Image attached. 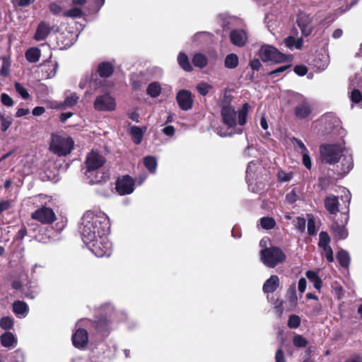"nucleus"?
<instances>
[{
  "instance_id": "4",
  "label": "nucleus",
  "mask_w": 362,
  "mask_h": 362,
  "mask_svg": "<svg viewBox=\"0 0 362 362\" xmlns=\"http://www.w3.org/2000/svg\"><path fill=\"white\" fill-rule=\"evenodd\" d=\"M344 143L323 144L320 146V153L322 162L333 165L344 156Z\"/></svg>"
},
{
  "instance_id": "10",
  "label": "nucleus",
  "mask_w": 362,
  "mask_h": 362,
  "mask_svg": "<svg viewBox=\"0 0 362 362\" xmlns=\"http://www.w3.org/2000/svg\"><path fill=\"white\" fill-rule=\"evenodd\" d=\"M89 182L92 185H103V189H97L96 192L98 194L103 197H108L111 192L112 186L107 184L109 180V174L105 171H100L99 170L93 173V178L86 177Z\"/></svg>"
},
{
  "instance_id": "20",
  "label": "nucleus",
  "mask_w": 362,
  "mask_h": 362,
  "mask_svg": "<svg viewBox=\"0 0 362 362\" xmlns=\"http://www.w3.org/2000/svg\"><path fill=\"white\" fill-rule=\"evenodd\" d=\"M66 0H56L49 4V8L51 13L57 16H68Z\"/></svg>"
},
{
  "instance_id": "29",
  "label": "nucleus",
  "mask_w": 362,
  "mask_h": 362,
  "mask_svg": "<svg viewBox=\"0 0 362 362\" xmlns=\"http://www.w3.org/2000/svg\"><path fill=\"white\" fill-rule=\"evenodd\" d=\"M74 8H69V17H81L83 13L81 7L86 3L87 0H71Z\"/></svg>"
},
{
  "instance_id": "3",
  "label": "nucleus",
  "mask_w": 362,
  "mask_h": 362,
  "mask_svg": "<svg viewBox=\"0 0 362 362\" xmlns=\"http://www.w3.org/2000/svg\"><path fill=\"white\" fill-rule=\"evenodd\" d=\"M250 107V105L245 103L242 108L237 112L234 107L223 106L221 111L223 124L228 129L235 127L237 124L243 126L247 122V116Z\"/></svg>"
},
{
  "instance_id": "46",
  "label": "nucleus",
  "mask_w": 362,
  "mask_h": 362,
  "mask_svg": "<svg viewBox=\"0 0 362 362\" xmlns=\"http://www.w3.org/2000/svg\"><path fill=\"white\" fill-rule=\"evenodd\" d=\"M42 71L47 73V78H52L56 74V66L54 64L48 62L42 66Z\"/></svg>"
},
{
  "instance_id": "15",
  "label": "nucleus",
  "mask_w": 362,
  "mask_h": 362,
  "mask_svg": "<svg viewBox=\"0 0 362 362\" xmlns=\"http://www.w3.org/2000/svg\"><path fill=\"white\" fill-rule=\"evenodd\" d=\"M90 327H93L95 332L100 336L107 337L111 332V320L108 319L106 315H101L93 322H92Z\"/></svg>"
},
{
  "instance_id": "24",
  "label": "nucleus",
  "mask_w": 362,
  "mask_h": 362,
  "mask_svg": "<svg viewBox=\"0 0 362 362\" xmlns=\"http://www.w3.org/2000/svg\"><path fill=\"white\" fill-rule=\"evenodd\" d=\"M13 311L19 318H24L29 313V308L25 302L16 300L13 303Z\"/></svg>"
},
{
  "instance_id": "40",
  "label": "nucleus",
  "mask_w": 362,
  "mask_h": 362,
  "mask_svg": "<svg viewBox=\"0 0 362 362\" xmlns=\"http://www.w3.org/2000/svg\"><path fill=\"white\" fill-rule=\"evenodd\" d=\"M144 164L150 173H153L156 172L157 168V161L153 156H146L144 158Z\"/></svg>"
},
{
  "instance_id": "57",
  "label": "nucleus",
  "mask_w": 362,
  "mask_h": 362,
  "mask_svg": "<svg viewBox=\"0 0 362 362\" xmlns=\"http://www.w3.org/2000/svg\"><path fill=\"white\" fill-rule=\"evenodd\" d=\"M331 184V179L327 177H322L319 178V186L322 190H326L329 188Z\"/></svg>"
},
{
  "instance_id": "34",
  "label": "nucleus",
  "mask_w": 362,
  "mask_h": 362,
  "mask_svg": "<svg viewBox=\"0 0 362 362\" xmlns=\"http://www.w3.org/2000/svg\"><path fill=\"white\" fill-rule=\"evenodd\" d=\"M337 259L342 267H348L350 263V256L347 251L340 249L337 254Z\"/></svg>"
},
{
  "instance_id": "55",
  "label": "nucleus",
  "mask_w": 362,
  "mask_h": 362,
  "mask_svg": "<svg viewBox=\"0 0 362 362\" xmlns=\"http://www.w3.org/2000/svg\"><path fill=\"white\" fill-rule=\"evenodd\" d=\"M290 67H291V64L280 66L278 68L275 69L274 70L270 71L269 75L272 78H275L276 76H277L280 74L284 72L286 69H289Z\"/></svg>"
},
{
  "instance_id": "42",
  "label": "nucleus",
  "mask_w": 362,
  "mask_h": 362,
  "mask_svg": "<svg viewBox=\"0 0 362 362\" xmlns=\"http://www.w3.org/2000/svg\"><path fill=\"white\" fill-rule=\"evenodd\" d=\"M192 63L195 66L203 68L207 64V58L203 54L197 53L193 57Z\"/></svg>"
},
{
  "instance_id": "51",
  "label": "nucleus",
  "mask_w": 362,
  "mask_h": 362,
  "mask_svg": "<svg viewBox=\"0 0 362 362\" xmlns=\"http://www.w3.org/2000/svg\"><path fill=\"white\" fill-rule=\"evenodd\" d=\"M300 324V319L298 315H292L289 317L288 326L291 329L298 328Z\"/></svg>"
},
{
  "instance_id": "33",
  "label": "nucleus",
  "mask_w": 362,
  "mask_h": 362,
  "mask_svg": "<svg viewBox=\"0 0 362 362\" xmlns=\"http://www.w3.org/2000/svg\"><path fill=\"white\" fill-rule=\"evenodd\" d=\"M129 133L132 141L136 144H139L141 142L144 132H143L141 128L136 126H133L130 128Z\"/></svg>"
},
{
  "instance_id": "62",
  "label": "nucleus",
  "mask_w": 362,
  "mask_h": 362,
  "mask_svg": "<svg viewBox=\"0 0 362 362\" xmlns=\"http://www.w3.org/2000/svg\"><path fill=\"white\" fill-rule=\"evenodd\" d=\"M294 72L298 76H303L308 72V68L305 65H296L294 67Z\"/></svg>"
},
{
  "instance_id": "5",
  "label": "nucleus",
  "mask_w": 362,
  "mask_h": 362,
  "mask_svg": "<svg viewBox=\"0 0 362 362\" xmlns=\"http://www.w3.org/2000/svg\"><path fill=\"white\" fill-rule=\"evenodd\" d=\"M286 259V255L283 250L275 246L262 249L260 251L261 262L269 268H274Z\"/></svg>"
},
{
  "instance_id": "17",
  "label": "nucleus",
  "mask_w": 362,
  "mask_h": 362,
  "mask_svg": "<svg viewBox=\"0 0 362 362\" xmlns=\"http://www.w3.org/2000/svg\"><path fill=\"white\" fill-rule=\"evenodd\" d=\"M229 37L231 43L238 47H244L248 41L247 33L241 28L232 29Z\"/></svg>"
},
{
  "instance_id": "53",
  "label": "nucleus",
  "mask_w": 362,
  "mask_h": 362,
  "mask_svg": "<svg viewBox=\"0 0 362 362\" xmlns=\"http://www.w3.org/2000/svg\"><path fill=\"white\" fill-rule=\"evenodd\" d=\"M0 122L3 132L6 131L12 124V119L8 117L0 116Z\"/></svg>"
},
{
  "instance_id": "26",
  "label": "nucleus",
  "mask_w": 362,
  "mask_h": 362,
  "mask_svg": "<svg viewBox=\"0 0 362 362\" xmlns=\"http://www.w3.org/2000/svg\"><path fill=\"white\" fill-rule=\"evenodd\" d=\"M279 286V278L277 275H272L264 284L262 289L265 293L274 292Z\"/></svg>"
},
{
  "instance_id": "35",
  "label": "nucleus",
  "mask_w": 362,
  "mask_h": 362,
  "mask_svg": "<svg viewBox=\"0 0 362 362\" xmlns=\"http://www.w3.org/2000/svg\"><path fill=\"white\" fill-rule=\"evenodd\" d=\"M239 59L237 54L231 53L228 54L224 61V65L227 69H233L238 66Z\"/></svg>"
},
{
  "instance_id": "52",
  "label": "nucleus",
  "mask_w": 362,
  "mask_h": 362,
  "mask_svg": "<svg viewBox=\"0 0 362 362\" xmlns=\"http://www.w3.org/2000/svg\"><path fill=\"white\" fill-rule=\"evenodd\" d=\"M323 250L322 255L325 257L329 262H334L333 251L330 245L325 246L321 247Z\"/></svg>"
},
{
  "instance_id": "19",
  "label": "nucleus",
  "mask_w": 362,
  "mask_h": 362,
  "mask_svg": "<svg viewBox=\"0 0 362 362\" xmlns=\"http://www.w3.org/2000/svg\"><path fill=\"white\" fill-rule=\"evenodd\" d=\"M322 120L325 124L326 132L330 134L340 128L339 119L333 113H327L323 115Z\"/></svg>"
},
{
  "instance_id": "21",
  "label": "nucleus",
  "mask_w": 362,
  "mask_h": 362,
  "mask_svg": "<svg viewBox=\"0 0 362 362\" xmlns=\"http://www.w3.org/2000/svg\"><path fill=\"white\" fill-rule=\"evenodd\" d=\"M177 100L182 110H188L192 106L191 92H177Z\"/></svg>"
},
{
  "instance_id": "37",
  "label": "nucleus",
  "mask_w": 362,
  "mask_h": 362,
  "mask_svg": "<svg viewBox=\"0 0 362 362\" xmlns=\"http://www.w3.org/2000/svg\"><path fill=\"white\" fill-rule=\"evenodd\" d=\"M40 57V50L36 47H32L25 52L26 59L31 63H35L39 60Z\"/></svg>"
},
{
  "instance_id": "38",
  "label": "nucleus",
  "mask_w": 362,
  "mask_h": 362,
  "mask_svg": "<svg viewBox=\"0 0 362 362\" xmlns=\"http://www.w3.org/2000/svg\"><path fill=\"white\" fill-rule=\"evenodd\" d=\"M353 159L351 156H344L341 162V170L342 174H347L353 168Z\"/></svg>"
},
{
  "instance_id": "64",
  "label": "nucleus",
  "mask_w": 362,
  "mask_h": 362,
  "mask_svg": "<svg viewBox=\"0 0 362 362\" xmlns=\"http://www.w3.org/2000/svg\"><path fill=\"white\" fill-rule=\"evenodd\" d=\"M1 102L3 103V104L6 106H12L13 105V102L12 98L6 93H4L1 94Z\"/></svg>"
},
{
  "instance_id": "2",
  "label": "nucleus",
  "mask_w": 362,
  "mask_h": 362,
  "mask_svg": "<svg viewBox=\"0 0 362 362\" xmlns=\"http://www.w3.org/2000/svg\"><path fill=\"white\" fill-rule=\"evenodd\" d=\"M115 70V64L112 62L99 63L94 71L86 74L81 80V89L97 90L107 84L105 78L111 76Z\"/></svg>"
},
{
  "instance_id": "48",
  "label": "nucleus",
  "mask_w": 362,
  "mask_h": 362,
  "mask_svg": "<svg viewBox=\"0 0 362 362\" xmlns=\"http://www.w3.org/2000/svg\"><path fill=\"white\" fill-rule=\"evenodd\" d=\"M330 241V237L327 232L322 231L320 233L318 243L320 247L329 245Z\"/></svg>"
},
{
  "instance_id": "59",
  "label": "nucleus",
  "mask_w": 362,
  "mask_h": 362,
  "mask_svg": "<svg viewBox=\"0 0 362 362\" xmlns=\"http://www.w3.org/2000/svg\"><path fill=\"white\" fill-rule=\"evenodd\" d=\"M35 0H14L13 4L14 6L26 7L35 2Z\"/></svg>"
},
{
  "instance_id": "23",
  "label": "nucleus",
  "mask_w": 362,
  "mask_h": 362,
  "mask_svg": "<svg viewBox=\"0 0 362 362\" xmlns=\"http://www.w3.org/2000/svg\"><path fill=\"white\" fill-rule=\"evenodd\" d=\"M257 165V161L252 160L250 162L246 170V180L248 183V187L252 192L255 193H258L259 192V189H258L259 187H253L251 180L253 178V175L255 174V172L256 170Z\"/></svg>"
},
{
  "instance_id": "14",
  "label": "nucleus",
  "mask_w": 362,
  "mask_h": 362,
  "mask_svg": "<svg viewBox=\"0 0 362 362\" xmlns=\"http://www.w3.org/2000/svg\"><path fill=\"white\" fill-rule=\"evenodd\" d=\"M135 182L129 175L118 178L116 182V190L119 195L132 194L134 190Z\"/></svg>"
},
{
  "instance_id": "36",
  "label": "nucleus",
  "mask_w": 362,
  "mask_h": 362,
  "mask_svg": "<svg viewBox=\"0 0 362 362\" xmlns=\"http://www.w3.org/2000/svg\"><path fill=\"white\" fill-rule=\"evenodd\" d=\"M130 82L132 88L137 90L141 88L142 84L144 83L143 74L134 73L130 76Z\"/></svg>"
},
{
  "instance_id": "56",
  "label": "nucleus",
  "mask_w": 362,
  "mask_h": 362,
  "mask_svg": "<svg viewBox=\"0 0 362 362\" xmlns=\"http://www.w3.org/2000/svg\"><path fill=\"white\" fill-rule=\"evenodd\" d=\"M293 342L296 347H305L308 343L306 339L300 335H296Z\"/></svg>"
},
{
  "instance_id": "58",
  "label": "nucleus",
  "mask_w": 362,
  "mask_h": 362,
  "mask_svg": "<svg viewBox=\"0 0 362 362\" xmlns=\"http://www.w3.org/2000/svg\"><path fill=\"white\" fill-rule=\"evenodd\" d=\"M298 199L296 190L293 189L286 196V200L289 204H293Z\"/></svg>"
},
{
  "instance_id": "39",
  "label": "nucleus",
  "mask_w": 362,
  "mask_h": 362,
  "mask_svg": "<svg viewBox=\"0 0 362 362\" xmlns=\"http://www.w3.org/2000/svg\"><path fill=\"white\" fill-rule=\"evenodd\" d=\"M177 62L179 65L186 71H190L192 70V66L189 62L188 57L182 52H180L177 57Z\"/></svg>"
},
{
  "instance_id": "7",
  "label": "nucleus",
  "mask_w": 362,
  "mask_h": 362,
  "mask_svg": "<svg viewBox=\"0 0 362 362\" xmlns=\"http://www.w3.org/2000/svg\"><path fill=\"white\" fill-rule=\"evenodd\" d=\"M49 151L59 156H66L68 153V136L65 133L52 134Z\"/></svg>"
},
{
  "instance_id": "27",
  "label": "nucleus",
  "mask_w": 362,
  "mask_h": 362,
  "mask_svg": "<svg viewBox=\"0 0 362 362\" xmlns=\"http://www.w3.org/2000/svg\"><path fill=\"white\" fill-rule=\"evenodd\" d=\"M1 344L6 348L13 347L17 344V339L9 332L2 334L0 337Z\"/></svg>"
},
{
  "instance_id": "22",
  "label": "nucleus",
  "mask_w": 362,
  "mask_h": 362,
  "mask_svg": "<svg viewBox=\"0 0 362 362\" xmlns=\"http://www.w3.org/2000/svg\"><path fill=\"white\" fill-rule=\"evenodd\" d=\"M329 64V57L326 52L318 53L315 59L313 60V64L316 69L319 71H323L328 66Z\"/></svg>"
},
{
  "instance_id": "12",
  "label": "nucleus",
  "mask_w": 362,
  "mask_h": 362,
  "mask_svg": "<svg viewBox=\"0 0 362 362\" xmlns=\"http://www.w3.org/2000/svg\"><path fill=\"white\" fill-rule=\"evenodd\" d=\"M94 107L98 111H113L116 108L115 99L107 92L96 98Z\"/></svg>"
},
{
  "instance_id": "11",
  "label": "nucleus",
  "mask_w": 362,
  "mask_h": 362,
  "mask_svg": "<svg viewBox=\"0 0 362 362\" xmlns=\"http://www.w3.org/2000/svg\"><path fill=\"white\" fill-rule=\"evenodd\" d=\"M294 116L300 120H309L314 116V108L313 105L307 100L298 103L294 107Z\"/></svg>"
},
{
  "instance_id": "44",
  "label": "nucleus",
  "mask_w": 362,
  "mask_h": 362,
  "mask_svg": "<svg viewBox=\"0 0 362 362\" xmlns=\"http://www.w3.org/2000/svg\"><path fill=\"white\" fill-rule=\"evenodd\" d=\"M219 100H220V103H221V108L223 106L233 107L230 104L232 100H233V98H232L231 95L230 94V92L221 93V95L219 97Z\"/></svg>"
},
{
  "instance_id": "32",
  "label": "nucleus",
  "mask_w": 362,
  "mask_h": 362,
  "mask_svg": "<svg viewBox=\"0 0 362 362\" xmlns=\"http://www.w3.org/2000/svg\"><path fill=\"white\" fill-rule=\"evenodd\" d=\"M49 31L50 28L46 23L43 22L40 23L36 30L35 39L36 40H44L49 33Z\"/></svg>"
},
{
  "instance_id": "49",
  "label": "nucleus",
  "mask_w": 362,
  "mask_h": 362,
  "mask_svg": "<svg viewBox=\"0 0 362 362\" xmlns=\"http://www.w3.org/2000/svg\"><path fill=\"white\" fill-rule=\"evenodd\" d=\"M275 223L274 218L270 217H263L260 219L261 226L266 230L273 228L275 226Z\"/></svg>"
},
{
  "instance_id": "61",
  "label": "nucleus",
  "mask_w": 362,
  "mask_h": 362,
  "mask_svg": "<svg viewBox=\"0 0 362 362\" xmlns=\"http://www.w3.org/2000/svg\"><path fill=\"white\" fill-rule=\"evenodd\" d=\"M303 156V163L308 169H310L312 167L311 159L309 156L308 151L307 152L301 153Z\"/></svg>"
},
{
  "instance_id": "41",
  "label": "nucleus",
  "mask_w": 362,
  "mask_h": 362,
  "mask_svg": "<svg viewBox=\"0 0 362 362\" xmlns=\"http://www.w3.org/2000/svg\"><path fill=\"white\" fill-rule=\"evenodd\" d=\"M220 18L221 19V25L224 29L232 28V25L238 21V19L234 16H226L221 15Z\"/></svg>"
},
{
  "instance_id": "30",
  "label": "nucleus",
  "mask_w": 362,
  "mask_h": 362,
  "mask_svg": "<svg viewBox=\"0 0 362 362\" xmlns=\"http://www.w3.org/2000/svg\"><path fill=\"white\" fill-rule=\"evenodd\" d=\"M303 42L302 37L296 38L289 36L284 39V43L286 47L292 50L293 48L300 49L303 47Z\"/></svg>"
},
{
  "instance_id": "43",
  "label": "nucleus",
  "mask_w": 362,
  "mask_h": 362,
  "mask_svg": "<svg viewBox=\"0 0 362 362\" xmlns=\"http://www.w3.org/2000/svg\"><path fill=\"white\" fill-rule=\"evenodd\" d=\"M2 59V66L0 70V74L2 76H8L10 73V66H11V61L10 58L7 56H3L1 57Z\"/></svg>"
},
{
  "instance_id": "6",
  "label": "nucleus",
  "mask_w": 362,
  "mask_h": 362,
  "mask_svg": "<svg viewBox=\"0 0 362 362\" xmlns=\"http://www.w3.org/2000/svg\"><path fill=\"white\" fill-rule=\"evenodd\" d=\"M92 321L88 319H82L76 324V330L73 334L71 339L74 346L79 349H85L88 343V333L86 328L90 327Z\"/></svg>"
},
{
  "instance_id": "13",
  "label": "nucleus",
  "mask_w": 362,
  "mask_h": 362,
  "mask_svg": "<svg viewBox=\"0 0 362 362\" xmlns=\"http://www.w3.org/2000/svg\"><path fill=\"white\" fill-rule=\"evenodd\" d=\"M31 218L43 224H49L55 221L56 216L51 208L42 206L32 213Z\"/></svg>"
},
{
  "instance_id": "28",
  "label": "nucleus",
  "mask_w": 362,
  "mask_h": 362,
  "mask_svg": "<svg viewBox=\"0 0 362 362\" xmlns=\"http://www.w3.org/2000/svg\"><path fill=\"white\" fill-rule=\"evenodd\" d=\"M74 25L75 30L69 32V42H71V44L69 43V47L76 42L78 35L83 30L84 27V24L75 20H73L71 23L69 22V25Z\"/></svg>"
},
{
  "instance_id": "47",
  "label": "nucleus",
  "mask_w": 362,
  "mask_h": 362,
  "mask_svg": "<svg viewBox=\"0 0 362 362\" xmlns=\"http://www.w3.org/2000/svg\"><path fill=\"white\" fill-rule=\"evenodd\" d=\"M13 327V319L11 317L6 316L3 317L0 320V327L8 330L12 329Z\"/></svg>"
},
{
  "instance_id": "45",
  "label": "nucleus",
  "mask_w": 362,
  "mask_h": 362,
  "mask_svg": "<svg viewBox=\"0 0 362 362\" xmlns=\"http://www.w3.org/2000/svg\"><path fill=\"white\" fill-rule=\"evenodd\" d=\"M286 297L290 302L295 303L297 302L298 298L296 295V286L293 283L290 285L286 292Z\"/></svg>"
},
{
  "instance_id": "8",
  "label": "nucleus",
  "mask_w": 362,
  "mask_h": 362,
  "mask_svg": "<svg viewBox=\"0 0 362 362\" xmlns=\"http://www.w3.org/2000/svg\"><path fill=\"white\" fill-rule=\"evenodd\" d=\"M105 162V158L99 152L92 151L88 153L85 161L86 168L85 172L86 177L93 178V173L103 167Z\"/></svg>"
},
{
  "instance_id": "16",
  "label": "nucleus",
  "mask_w": 362,
  "mask_h": 362,
  "mask_svg": "<svg viewBox=\"0 0 362 362\" xmlns=\"http://www.w3.org/2000/svg\"><path fill=\"white\" fill-rule=\"evenodd\" d=\"M311 23L312 18L308 14L304 12L299 13L297 17V23L303 36L308 37L313 33V28Z\"/></svg>"
},
{
  "instance_id": "9",
  "label": "nucleus",
  "mask_w": 362,
  "mask_h": 362,
  "mask_svg": "<svg viewBox=\"0 0 362 362\" xmlns=\"http://www.w3.org/2000/svg\"><path fill=\"white\" fill-rule=\"evenodd\" d=\"M259 55L264 62L275 63L286 62L288 59L291 58L290 56L281 53L276 47L269 45H264L261 47Z\"/></svg>"
},
{
  "instance_id": "54",
  "label": "nucleus",
  "mask_w": 362,
  "mask_h": 362,
  "mask_svg": "<svg viewBox=\"0 0 362 362\" xmlns=\"http://www.w3.org/2000/svg\"><path fill=\"white\" fill-rule=\"evenodd\" d=\"M209 36L210 34L207 32H198L194 35L193 40L197 42H203L208 39Z\"/></svg>"
},
{
  "instance_id": "50",
  "label": "nucleus",
  "mask_w": 362,
  "mask_h": 362,
  "mask_svg": "<svg viewBox=\"0 0 362 362\" xmlns=\"http://www.w3.org/2000/svg\"><path fill=\"white\" fill-rule=\"evenodd\" d=\"M349 98L353 103L358 104L359 107H362V94L361 92H350Z\"/></svg>"
},
{
  "instance_id": "31",
  "label": "nucleus",
  "mask_w": 362,
  "mask_h": 362,
  "mask_svg": "<svg viewBox=\"0 0 362 362\" xmlns=\"http://www.w3.org/2000/svg\"><path fill=\"white\" fill-rule=\"evenodd\" d=\"M362 89V71L349 78V90Z\"/></svg>"
},
{
  "instance_id": "60",
  "label": "nucleus",
  "mask_w": 362,
  "mask_h": 362,
  "mask_svg": "<svg viewBox=\"0 0 362 362\" xmlns=\"http://www.w3.org/2000/svg\"><path fill=\"white\" fill-rule=\"evenodd\" d=\"M315 222L313 218L308 221V233L309 235H313L316 234Z\"/></svg>"
},
{
  "instance_id": "63",
  "label": "nucleus",
  "mask_w": 362,
  "mask_h": 362,
  "mask_svg": "<svg viewBox=\"0 0 362 362\" xmlns=\"http://www.w3.org/2000/svg\"><path fill=\"white\" fill-rule=\"evenodd\" d=\"M162 89L165 90L166 87H163L159 82H152L148 85L146 90H161Z\"/></svg>"
},
{
  "instance_id": "1",
  "label": "nucleus",
  "mask_w": 362,
  "mask_h": 362,
  "mask_svg": "<svg viewBox=\"0 0 362 362\" xmlns=\"http://www.w3.org/2000/svg\"><path fill=\"white\" fill-rule=\"evenodd\" d=\"M81 238L86 247L96 257H109L112 243L107 235L110 230L108 216L100 211H87L82 217Z\"/></svg>"
},
{
  "instance_id": "18",
  "label": "nucleus",
  "mask_w": 362,
  "mask_h": 362,
  "mask_svg": "<svg viewBox=\"0 0 362 362\" xmlns=\"http://www.w3.org/2000/svg\"><path fill=\"white\" fill-rule=\"evenodd\" d=\"M341 218L344 219V223L340 225L337 222H334L332 226V233L337 240H344L348 236V231L345 225L348 223L349 216L347 214H342Z\"/></svg>"
},
{
  "instance_id": "25",
  "label": "nucleus",
  "mask_w": 362,
  "mask_h": 362,
  "mask_svg": "<svg viewBox=\"0 0 362 362\" xmlns=\"http://www.w3.org/2000/svg\"><path fill=\"white\" fill-rule=\"evenodd\" d=\"M325 207L331 214H336L339 211L338 197L329 195L325 199Z\"/></svg>"
}]
</instances>
